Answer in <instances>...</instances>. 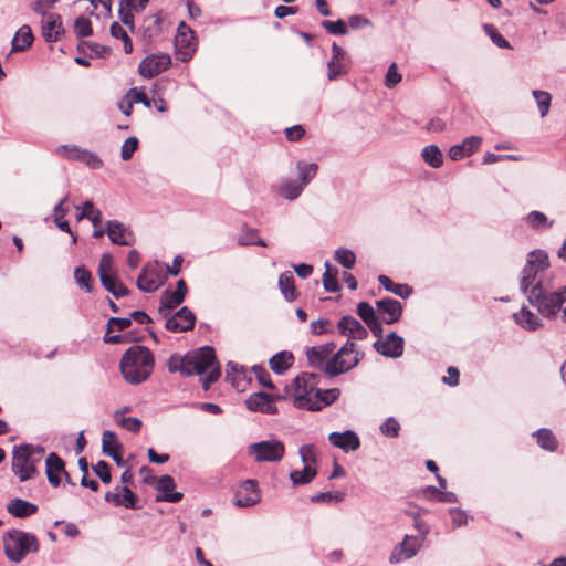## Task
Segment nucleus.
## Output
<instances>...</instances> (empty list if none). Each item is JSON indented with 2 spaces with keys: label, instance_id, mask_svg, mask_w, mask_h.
Returning <instances> with one entry per match:
<instances>
[{
  "label": "nucleus",
  "instance_id": "obj_1",
  "mask_svg": "<svg viewBox=\"0 0 566 566\" xmlns=\"http://www.w3.org/2000/svg\"><path fill=\"white\" fill-rule=\"evenodd\" d=\"M549 259L546 251L537 249L528 252L520 273V291L545 318L557 316L566 302V285L551 292V281L546 279Z\"/></svg>",
  "mask_w": 566,
  "mask_h": 566
},
{
  "label": "nucleus",
  "instance_id": "obj_2",
  "mask_svg": "<svg viewBox=\"0 0 566 566\" xmlns=\"http://www.w3.org/2000/svg\"><path fill=\"white\" fill-rule=\"evenodd\" d=\"M169 373H180L182 376L201 375L203 390H208L220 376V365L217 361L214 349L210 346L199 348L185 356L171 355L167 361Z\"/></svg>",
  "mask_w": 566,
  "mask_h": 566
},
{
  "label": "nucleus",
  "instance_id": "obj_3",
  "mask_svg": "<svg viewBox=\"0 0 566 566\" xmlns=\"http://www.w3.org/2000/svg\"><path fill=\"white\" fill-rule=\"evenodd\" d=\"M155 367V358L148 347L135 345L122 356L119 368L124 379L130 385L146 381Z\"/></svg>",
  "mask_w": 566,
  "mask_h": 566
},
{
  "label": "nucleus",
  "instance_id": "obj_4",
  "mask_svg": "<svg viewBox=\"0 0 566 566\" xmlns=\"http://www.w3.org/2000/svg\"><path fill=\"white\" fill-rule=\"evenodd\" d=\"M44 452V448L28 443L13 447L11 469L20 482L29 481L38 474V465Z\"/></svg>",
  "mask_w": 566,
  "mask_h": 566
},
{
  "label": "nucleus",
  "instance_id": "obj_5",
  "mask_svg": "<svg viewBox=\"0 0 566 566\" xmlns=\"http://www.w3.org/2000/svg\"><path fill=\"white\" fill-rule=\"evenodd\" d=\"M6 556L14 563H20L27 554L39 551L35 535L19 530H10L3 535Z\"/></svg>",
  "mask_w": 566,
  "mask_h": 566
},
{
  "label": "nucleus",
  "instance_id": "obj_6",
  "mask_svg": "<svg viewBox=\"0 0 566 566\" xmlns=\"http://www.w3.org/2000/svg\"><path fill=\"white\" fill-rule=\"evenodd\" d=\"M364 354L358 352L356 345L348 339L328 360L326 375L335 377L355 368Z\"/></svg>",
  "mask_w": 566,
  "mask_h": 566
},
{
  "label": "nucleus",
  "instance_id": "obj_7",
  "mask_svg": "<svg viewBox=\"0 0 566 566\" xmlns=\"http://www.w3.org/2000/svg\"><path fill=\"white\" fill-rule=\"evenodd\" d=\"M317 378L315 374L303 373L294 379L287 388V392L293 397L294 407L310 410L318 384Z\"/></svg>",
  "mask_w": 566,
  "mask_h": 566
},
{
  "label": "nucleus",
  "instance_id": "obj_8",
  "mask_svg": "<svg viewBox=\"0 0 566 566\" xmlns=\"http://www.w3.org/2000/svg\"><path fill=\"white\" fill-rule=\"evenodd\" d=\"M248 454L255 462H280L285 454V446L277 439L262 440L248 447Z\"/></svg>",
  "mask_w": 566,
  "mask_h": 566
},
{
  "label": "nucleus",
  "instance_id": "obj_9",
  "mask_svg": "<svg viewBox=\"0 0 566 566\" xmlns=\"http://www.w3.org/2000/svg\"><path fill=\"white\" fill-rule=\"evenodd\" d=\"M165 281L159 262H148L144 265L138 279L137 287L146 293L158 290Z\"/></svg>",
  "mask_w": 566,
  "mask_h": 566
},
{
  "label": "nucleus",
  "instance_id": "obj_10",
  "mask_svg": "<svg viewBox=\"0 0 566 566\" xmlns=\"http://www.w3.org/2000/svg\"><path fill=\"white\" fill-rule=\"evenodd\" d=\"M170 64L171 57L169 54H150L142 60L138 65V72L145 78H153L166 71Z\"/></svg>",
  "mask_w": 566,
  "mask_h": 566
},
{
  "label": "nucleus",
  "instance_id": "obj_11",
  "mask_svg": "<svg viewBox=\"0 0 566 566\" xmlns=\"http://www.w3.org/2000/svg\"><path fill=\"white\" fill-rule=\"evenodd\" d=\"M187 291V285L184 280L177 282L175 291H165L160 298L158 315L160 317H168L171 311L184 302Z\"/></svg>",
  "mask_w": 566,
  "mask_h": 566
},
{
  "label": "nucleus",
  "instance_id": "obj_12",
  "mask_svg": "<svg viewBox=\"0 0 566 566\" xmlns=\"http://www.w3.org/2000/svg\"><path fill=\"white\" fill-rule=\"evenodd\" d=\"M166 319L165 327L174 333H182L193 328L196 316L187 306L181 307L175 314H170Z\"/></svg>",
  "mask_w": 566,
  "mask_h": 566
},
{
  "label": "nucleus",
  "instance_id": "obj_13",
  "mask_svg": "<svg viewBox=\"0 0 566 566\" xmlns=\"http://www.w3.org/2000/svg\"><path fill=\"white\" fill-rule=\"evenodd\" d=\"M335 344L333 342L313 346L306 350L308 365L312 368L323 370L326 374L327 360L334 355Z\"/></svg>",
  "mask_w": 566,
  "mask_h": 566
},
{
  "label": "nucleus",
  "instance_id": "obj_14",
  "mask_svg": "<svg viewBox=\"0 0 566 566\" xmlns=\"http://www.w3.org/2000/svg\"><path fill=\"white\" fill-rule=\"evenodd\" d=\"M45 471L49 483L54 488L61 484V475L65 476L67 483L73 484L65 470L64 461L54 452L50 453L45 460Z\"/></svg>",
  "mask_w": 566,
  "mask_h": 566
},
{
  "label": "nucleus",
  "instance_id": "obj_15",
  "mask_svg": "<svg viewBox=\"0 0 566 566\" xmlns=\"http://www.w3.org/2000/svg\"><path fill=\"white\" fill-rule=\"evenodd\" d=\"M193 41V31L185 22H181L177 29L175 42L182 61H188L191 57L195 51Z\"/></svg>",
  "mask_w": 566,
  "mask_h": 566
},
{
  "label": "nucleus",
  "instance_id": "obj_16",
  "mask_svg": "<svg viewBox=\"0 0 566 566\" xmlns=\"http://www.w3.org/2000/svg\"><path fill=\"white\" fill-rule=\"evenodd\" d=\"M107 235L112 243L118 245H132L135 243V237L132 230L123 222L109 220L106 222Z\"/></svg>",
  "mask_w": 566,
  "mask_h": 566
},
{
  "label": "nucleus",
  "instance_id": "obj_17",
  "mask_svg": "<svg viewBox=\"0 0 566 566\" xmlns=\"http://www.w3.org/2000/svg\"><path fill=\"white\" fill-rule=\"evenodd\" d=\"M420 542L417 537L406 536L403 541L394 548L390 554V564H398L413 557L419 549Z\"/></svg>",
  "mask_w": 566,
  "mask_h": 566
},
{
  "label": "nucleus",
  "instance_id": "obj_18",
  "mask_svg": "<svg viewBox=\"0 0 566 566\" xmlns=\"http://www.w3.org/2000/svg\"><path fill=\"white\" fill-rule=\"evenodd\" d=\"M375 349L386 357L398 358L403 353V338L390 333L385 340L374 343Z\"/></svg>",
  "mask_w": 566,
  "mask_h": 566
},
{
  "label": "nucleus",
  "instance_id": "obj_19",
  "mask_svg": "<svg viewBox=\"0 0 566 566\" xmlns=\"http://www.w3.org/2000/svg\"><path fill=\"white\" fill-rule=\"evenodd\" d=\"M245 406L251 411H259L268 415H274L277 412L273 397L263 391L250 395L245 400Z\"/></svg>",
  "mask_w": 566,
  "mask_h": 566
},
{
  "label": "nucleus",
  "instance_id": "obj_20",
  "mask_svg": "<svg viewBox=\"0 0 566 566\" xmlns=\"http://www.w3.org/2000/svg\"><path fill=\"white\" fill-rule=\"evenodd\" d=\"M345 51L335 42L332 45V57L327 62V78L335 81L338 76L346 74Z\"/></svg>",
  "mask_w": 566,
  "mask_h": 566
},
{
  "label": "nucleus",
  "instance_id": "obj_21",
  "mask_svg": "<svg viewBox=\"0 0 566 566\" xmlns=\"http://www.w3.org/2000/svg\"><path fill=\"white\" fill-rule=\"evenodd\" d=\"M260 501L258 483L255 480H245L235 494V505L241 507L252 506Z\"/></svg>",
  "mask_w": 566,
  "mask_h": 566
},
{
  "label": "nucleus",
  "instance_id": "obj_22",
  "mask_svg": "<svg viewBox=\"0 0 566 566\" xmlns=\"http://www.w3.org/2000/svg\"><path fill=\"white\" fill-rule=\"evenodd\" d=\"M328 441L344 452L356 451L360 447V441L356 432L346 430L344 432H332L328 434Z\"/></svg>",
  "mask_w": 566,
  "mask_h": 566
},
{
  "label": "nucleus",
  "instance_id": "obj_23",
  "mask_svg": "<svg viewBox=\"0 0 566 566\" xmlns=\"http://www.w3.org/2000/svg\"><path fill=\"white\" fill-rule=\"evenodd\" d=\"M482 144V138L479 136L467 137L461 144H457L449 149V157L451 160H461L475 153Z\"/></svg>",
  "mask_w": 566,
  "mask_h": 566
},
{
  "label": "nucleus",
  "instance_id": "obj_24",
  "mask_svg": "<svg viewBox=\"0 0 566 566\" xmlns=\"http://www.w3.org/2000/svg\"><path fill=\"white\" fill-rule=\"evenodd\" d=\"M123 446L118 442L115 432L106 430L102 436V451L104 454L111 457L117 465H123L122 458Z\"/></svg>",
  "mask_w": 566,
  "mask_h": 566
},
{
  "label": "nucleus",
  "instance_id": "obj_25",
  "mask_svg": "<svg viewBox=\"0 0 566 566\" xmlns=\"http://www.w3.org/2000/svg\"><path fill=\"white\" fill-rule=\"evenodd\" d=\"M337 327L340 334L353 339L361 340L368 336L367 329L353 316L342 317Z\"/></svg>",
  "mask_w": 566,
  "mask_h": 566
},
{
  "label": "nucleus",
  "instance_id": "obj_26",
  "mask_svg": "<svg viewBox=\"0 0 566 566\" xmlns=\"http://www.w3.org/2000/svg\"><path fill=\"white\" fill-rule=\"evenodd\" d=\"M64 32L61 15L50 13L45 17L42 25V35L48 42L59 41L61 34Z\"/></svg>",
  "mask_w": 566,
  "mask_h": 566
},
{
  "label": "nucleus",
  "instance_id": "obj_27",
  "mask_svg": "<svg viewBox=\"0 0 566 566\" xmlns=\"http://www.w3.org/2000/svg\"><path fill=\"white\" fill-rule=\"evenodd\" d=\"M376 306L381 314L387 315V317H384V321L387 324H392L399 321L402 314L401 303L390 297L377 301Z\"/></svg>",
  "mask_w": 566,
  "mask_h": 566
},
{
  "label": "nucleus",
  "instance_id": "obj_28",
  "mask_svg": "<svg viewBox=\"0 0 566 566\" xmlns=\"http://www.w3.org/2000/svg\"><path fill=\"white\" fill-rule=\"evenodd\" d=\"M340 396L338 388L317 389L314 392L313 401L311 402L310 411H319L324 407L334 403Z\"/></svg>",
  "mask_w": 566,
  "mask_h": 566
},
{
  "label": "nucleus",
  "instance_id": "obj_29",
  "mask_svg": "<svg viewBox=\"0 0 566 566\" xmlns=\"http://www.w3.org/2000/svg\"><path fill=\"white\" fill-rule=\"evenodd\" d=\"M513 318L516 324L526 331H537L543 327L542 319L525 306L520 312L514 313Z\"/></svg>",
  "mask_w": 566,
  "mask_h": 566
},
{
  "label": "nucleus",
  "instance_id": "obj_30",
  "mask_svg": "<svg viewBox=\"0 0 566 566\" xmlns=\"http://www.w3.org/2000/svg\"><path fill=\"white\" fill-rule=\"evenodd\" d=\"M357 314L366 323V325L373 331L374 334L378 335L381 332V324L376 316L375 310L367 302H360L357 305Z\"/></svg>",
  "mask_w": 566,
  "mask_h": 566
},
{
  "label": "nucleus",
  "instance_id": "obj_31",
  "mask_svg": "<svg viewBox=\"0 0 566 566\" xmlns=\"http://www.w3.org/2000/svg\"><path fill=\"white\" fill-rule=\"evenodd\" d=\"M8 512L14 517H28L36 513L38 506L22 499H13L7 505Z\"/></svg>",
  "mask_w": 566,
  "mask_h": 566
},
{
  "label": "nucleus",
  "instance_id": "obj_32",
  "mask_svg": "<svg viewBox=\"0 0 566 566\" xmlns=\"http://www.w3.org/2000/svg\"><path fill=\"white\" fill-rule=\"evenodd\" d=\"M175 488V481L170 475H163L157 482V490L164 494L163 500L166 502L177 503L182 499L180 492H172Z\"/></svg>",
  "mask_w": 566,
  "mask_h": 566
},
{
  "label": "nucleus",
  "instance_id": "obj_33",
  "mask_svg": "<svg viewBox=\"0 0 566 566\" xmlns=\"http://www.w3.org/2000/svg\"><path fill=\"white\" fill-rule=\"evenodd\" d=\"M33 33L29 25H22L12 39L11 45L13 52H23L31 46L33 42Z\"/></svg>",
  "mask_w": 566,
  "mask_h": 566
},
{
  "label": "nucleus",
  "instance_id": "obj_34",
  "mask_svg": "<svg viewBox=\"0 0 566 566\" xmlns=\"http://www.w3.org/2000/svg\"><path fill=\"white\" fill-rule=\"evenodd\" d=\"M294 361L293 354L286 350L275 354L269 361L270 368L273 373L282 375L284 374Z\"/></svg>",
  "mask_w": 566,
  "mask_h": 566
},
{
  "label": "nucleus",
  "instance_id": "obj_35",
  "mask_svg": "<svg viewBox=\"0 0 566 566\" xmlns=\"http://www.w3.org/2000/svg\"><path fill=\"white\" fill-rule=\"evenodd\" d=\"M76 209L80 211L76 216L77 220L88 219L93 227L101 226L102 212L94 207L92 201L87 200L82 206H76Z\"/></svg>",
  "mask_w": 566,
  "mask_h": 566
},
{
  "label": "nucleus",
  "instance_id": "obj_36",
  "mask_svg": "<svg viewBox=\"0 0 566 566\" xmlns=\"http://www.w3.org/2000/svg\"><path fill=\"white\" fill-rule=\"evenodd\" d=\"M163 20L158 14L146 17L142 23L143 36L148 40L156 38L161 31Z\"/></svg>",
  "mask_w": 566,
  "mask_h": 566
},
{
  "label": "nucleus",
  "instance_id": "obj_37",
  "mask_svg": "<svg viewBox=\"0 0 566 566\" xmlns=\"http://www.w3.org/2000/svg\"><path fill=\"white\" fill-rule=\"evenodd\" d=\"M378 281L386 291L391 292L401 298H408L412 293V289L408 284L394 283L388 276L384 274L378 276Z\"/></svg>",
  "mask_w": 566,
  "mask_h": 566
},
{
  "label": "nucleus",
  "instance_id": "obj_38",
  "mask_svg": "<svg viewBox=\"0 0 566 566\" xmlns=\"http://www.w3.org/2000/svg\"><path fill=\"white\" fill-rule=\"evenodd\" d=\"M101 283L116 298L128 294V289L115 275H101Z\"/></svg>",
  "mask_w": 566,
  "mask_h": 566
},
{
  "label": "nucleus",
  "instance_id": "obj_39",
  "mask_svg": "<svg viewBox=\"0 0 566 566\" xmlns=\"http://www.w3.org/2000/svg\"><path fill=\"white\" fill-rule=\"evenodd\" d=\"M533 436L536 438L537 444L549 452H553L557 449V440L554 436V433L546 428L538 429L533 433Z\"/></svg>",
  "mask_w": 566,
  "mask_h": 566
},
{
  "label": "nucleus",
  "instance_id": "obj_40",
  "mask_svg": "<svg viewBox=\"0 0 566 566\" xmlns=\"http://www.w3.org/2000/svg\"><path fill=\"white\" fill-rule=\"evenodd\" d=\"M279 287L286 301L292 302L296 298L294 276L291 272L286 271L280 275Z\"/></svg>",
  "mask_w": 566,
  "mask_h": 566
},
{
  "label": "nucleus",
  "instance_id": "obj_41",
  "mask_svg": "<svg viewBox=\"0 0 566 566\" xmlns=\"http://www.w3.org/2000/svg\"><path fill=\"white\" fill-rule=\"evenodd\" d=\"M421 156L426 164L432 168H440L443 164V156L437 145H429L422 149Z\"/></svg>",
  "mask_w": 566,
  "mask_h": 566
},
{
  "label": "nucleus",
  "instance_id": "obj_42",
  "mask_svg": "<svg viewBox=\"0 0 566 566\" xmlns=\"http://www.w3.org/2000/svg\"><path fill=\"white\" fill-rule=\"evenodd\" d=\"M303 185L297 180L285 179L283 180L280 195L289 200L296 199L303 191Z\"/></svg>",
  "mask_w": 566,
  "mask_h": 566
},
{
  "label": "nucleus",
  "instance_id": "obj_43",
  "mask_svg": "<svg viewBox=\"0 0 566 566\" xmlns=\"http://www.w3.org/2000/svg\"><path fill=\"white\" fill-rule=\"evenodd\" d=\"M316 470L311 465H304L302 470H294L290 473V479L294 485L310 483L316 476Z\"/></svg>",
  "mask_w": 566,
  "mask_h": 566
},
{
  "label": "nucleus",
  "instance_id": "obj_44",
  "mask_svg": "<svg viewBox=\"0 0 566 566\" xmlns=\"http://www.w3.org/2000/svg\"><path fill=\"white\" fill-rule=\"evenodd\" d=\"M527 224L535 230H546L553 226V221H549L548 218L541 211H531L526 216Z\"/></svg>",
  "mask_w": 566,
  "mask_h": 566
},
{
  "label": "nucleus",
  "instance_id": "obj_45",
  "mask_svg": "<svg viewBox=\"0 0 566 566\" xmlns=\"http://www.w3.org/2000/svg\"><path fill=\"white\" fill-rule=\"evenodd\" d=\"M337 273H338L337 269L333 270L328 262L325 263V272H324L323 279H322L323 286H324L325 291L335 293L340 290V286L337 282V277H336Z\"/></svg>",
  "mask_w": 566,
  "mask_h": 566
},
{
  "label": "nucleus",
  "instance_id": "obj_46",
  "mask_svg": "<svg viewBox=\"0 0 566 566\" xmlns=\"http://www.w3.org/2000/svg\"><path fill=\"white\" fill-rule=\"evenodd\" d=\"M532 95L537 104L541 117H545L548 114L552 104L551 93L542 90H533Z\"/></svg>",
  "mask_w": 566,
  "mask_h": 566
},
{
  "label": "nucleus",
  "instance_id": "obj_47",
  "mask_svg": "<svg viewBox=\"0 0 566 566\" xmlns=\"http://www.w3.org/2000/svg\"><path fill=\"white\" fill-rule=\"evenodd\" d=\"M84 149L76 145H60L55 148V154L67 160L81 161Z\"/></svg>",
  "mask_w": 566,
  "mask_h": 566
},
{
  "label": "nucleus",
  "instance_id": "obj_48",
  "mask_svg": "<svg viewBox=\"0 0 566 566\" xmlns=\"http://www.w3.org/2000/svg\"><path fill=\"white\" fill-rule=\"evenodd\" d=\"M296 169L298 171V176L301 179V184L303 187H305L315 176L317 172V165L314 163H303L298 161L296 165Z\"/></svg>",
  "mask_w": 566,
  "mask_h": 566
},
{
  "label": "nucleus",
  "instance_id": "obj_49",
  "mask_svg": "<svg viewBox=\"0 0 566 566\" xmlns=\"http://www.w3.org/2000/svg\"><path fill=\"white\" fill-rule=\"evenodd\" d=\"M400 429V423L395 417H388L379 427L380 433L387 438H397Z\"/></svg>",
  "mask_w": 566,
  "mask_h": 566
},
{
  "label": "nucleus",
  "instance_id": "obj_50",
  "mask_svg": "<svg viewBox=\"0 0 566 566\" xmlns=\"http://www.w3.org/2000/svg\"><path fill=\"white\" fill-rule=\"evenodd\" d=\"M111 34L116 39H120L124 43L125 53L129 54L133 52V44L125 29L117 22L111 25Z\"/></svg>",
  "mask_w": 566,
  "mask_h": 566
},
{
  "label": "nucleus",
  "instance_id": "obj_51",
  "mask_svg": "<svg viewBox=\"0 0 566 566\" xmlns=\"http://www.w3.org/2000/svg\"><path fill=\"white\" fill-rule=\"evenodd\" d=\"M335 260L345 269H352L355 265L356 256L352 250L339 248L335 251Z\"/></svg>",
  "mask_w": 566,
  "mask_h": 566
},
{
  "label": "nucleus",
  "instance_id": "obj_52",
  "mask_svg": "<svg viewBox=\"0 0 566 566\" xmlns=\"http://www.w3.org/2000/svg\"><path fill=\"white\" fill-rule=\"evenodd\" d=\"M238 243L240 245H261L266 247V242L258 237L256 232L252 229H248L243 231L239 239Z\"/></svg>",
  "mask_w": 566,
  "mask_h": 566
},
{
  "label": "nucleus",
  "instance_id": "obj_53",
  "mask_svg": "<svg viewBox=\"0 0 566 566\" xmlns=\"http://www.w3.org/2000/svg\"><path fill=\"white\" fill-rule=\"evenodd\" d=\"M483 29L496 46L501 49L511 48L509 41L497 31L494 25L484 24Z\"/></svg>",
  "mask_w": 566,
  "mask_h": 566
},
{
  "label": "nucleus",
  "instance_id": "obj_54",
  "mask_svg": "<svg viewBox=\"0 0 566 566\" xmlns=\"http://www.w3.org/2000/svg\"><path fill=\"white\" fill-rule=\"evenodd\" d=\"M74 279L81 289H84L85 291L91 292L92 275L85 268L77 266L74 270Z\"/></svg>",
  "mask_w": 566,
  "mask_h": 566
},
{
  "label": "nucleus",
  "instance_id": "obj_55",
  "mask_svg": "<svg viewBox=\"0 0 566 566\" xmlns=\"http://www.w3.org/2000/svg\"><path fill=\"white\" fill-rule=\"evenodd\" d=\"M343 492H322L311 497L314 503H339L344 500Z\"/></svg>",
  "mask_w": 566,
  "mask_h": 566
},
{
  "label": "nucleus",
  "instance_id": "obj_56",
  "mask_svg": "<svg viewBox=\"0 0 566 566\" xmlns=\"http://www.w3.org/2000/svg\"><path fill=\"white\" fill-rule=\"evenodd\" d=\"M322 27L331 34L344 35L347 33V27L340 19L337 21L325 20L322 22Z\"/></svg>",
  "mask_w": 566,
  "mask_h": 566
},
{
  "label": "nucleus",
  "instance_id": "obj_57",
  "mask_svg": "<svg viewBox=\"0 0 566 566\" xmlns=\"http://www.w3.org/2000/svg\"><path fill=\"white\" fill-rule=\"evenodd\" d=\"M74 32L80 38H85L92 33V24L88 19L78 17L74 22Z\"/></svg>",
  "mask_w": 566,
  "mask_h": 566
},
{
  "label": "nucleus",
  "instance_id": "obj_58",
  "mask_svg": "<svg viewBox=\"0 0 566 566\" xmlns=\"http://www.w3.org/2000/svg\"><path fill=\"white\" fill-rule=\"evenodd\" d=\"M94 473L101 479L103 483H111L112 474L111 469L107 462L101 460L95 465H93Z\"/></svg>",
  "mask_w": 566,
  "mask_h": 566
},
{
  "label": "nucleus",
  "instance_id": "obj_59",
  "mask_svg": "<svg viewBox=\"0 0 566 566\" xmlns=\"http://www.w3.org/2000/svg\"><path fill=\"white\" fill-rule=\"evenodd\" d=\"M80 163L85 164L91 169H101L103 167V160L97 156V154L88 149H84Z\"/></svg>",
  "mask_w": 566,
  "mask_h": 566
},
{
  "label": "nucleus",
  "instance_id": "obj_60",
  "mask_svg": "<svg viewBox=\"0 0 566 566\" xmlns=\"http://www.w3.org/2000/svg\"><path fill=\"white\" fill-rule=\"evenodd\" d=\"M138 148V139L136 137H128L124 144L122 145L120 149V157L123 160H129L133 156V154Z\"/></svg>",
  "mask_w": 566,
  "mask_h": 566
},
{
  "label": "nucleus",
  "instance_id": "obj_61",
  "mask_svg": "<svg viewBox=\"0 0 566 566\" xmlns=\"http://www.w3.org/2000/svg\"><path fill=\"white\" fill-rule=\"evenodd\" d=\"M298 454L301 457L304 465H311L316 462V452L313 444H304L298 449Z\"/></svg>",
  "mask_w": 566,
  "mask_h": 566
},
{
  "label": "nucleus",
  "instance_id": "obj_62",
  "mask_svg": "<svg viewBox=\"0 0 566 566\" xmlns=\"http://www.w3.org/2000/svg\"><path fill=\"white\" fill-rule=\"evenodd\" d=\"M59 0H36L31 3V9L33 12L46 17L49 10H51Z\"/></svg>",
  "mask_w": 566,
  "mask_h": 566
},
{
  "label": "nucleus",
  "instance_id": "obj_63",
  "mask_svg": "<svg viewBox=\"0 0 566 566\" xmlns=\"http://www.w3.org/2000/svg\"><path fill=\"white\" fill-rule=\"evenodd\" d=\"M127 97L130 98L129 102H132V104L140 103V104L145 105L146 107H150V101H149L147 94L142 90H138L136 87L130 88L127 93Z\"/></svg>",
  "mask_w": 566,
  "mask_h": 566
},
{
  "label": "nucleus",
  "instance_id": "obj_64",
  "mask_svg": "<svg viewBox=\"0 0 566 566\" xmlns=\"http://www.w3.org/2000/svg\"><path fill=\"white\" fill-rule=\"evenodd\" d=\"M120 426L130 432H139L143 426V422L139 418L136 417H124L120 419Z\"/></svg>",
  "mask_w": 566,
  "mask_h": 566
}]
</instances>
